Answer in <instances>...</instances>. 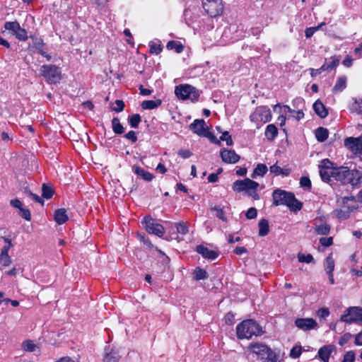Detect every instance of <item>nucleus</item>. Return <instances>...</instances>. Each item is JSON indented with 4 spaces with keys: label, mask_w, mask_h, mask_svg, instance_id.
Masks as SVG:
<instances>
[{
    "label": "nucleus",
    "mask_w": 362,
    "mask_h": 362,
    "mask_svg": "<svg viewBox=\"0 0 362 362\" xmlns=\"http://www.w3.org/2000/svg\"><path fill=\"white\" fill-rule=\"evenodd\" d=\"M272 197L273 204L275 206L286 205L293 211H300L302 208V204L291 192L277 189L273 192Z\"/></svg>",
    "instance_id": "f257e3e1"
},
{
    "label": "nucleus",
    "mask_w": 362,
    "mask_h": 362,
    "mask_svg": "<svg viewBox=\"0 0 362 362\" xmlns=\"http://www.w3.org/2000/svg\"><path fill=\"white\" fill-rule=\"evenodd\" d=\"M333 178L340 181L342 184H350L356 186L362 181L361 173L356 170H349L347 167L340 166L335 168Z\"/></svg>",
    "instance_id": "f03ea898"
},
{
    "label": "nucleus",
    "mask_w": 362,
    "mask_h": 362,
    "mask_svg": "<svg viewBox=\"0 0 362 362\" xmlns=\"http://www.w3.org/2000/svg\"><path fill=\"white\" fill-rule=\"evenodd\" d=\"M262 333V327L253 320H243L236 327L237 337L240 339H248L252 336H259Z\"/></svg>",
    "instance_id": "7ed1b4c3"
},
{
    "label": "nucleus",
    "mask_w": 362,
    "mask_h": 362,
    "mask_svg": "<svg viewBox=\"0 0 362 362\" xmlns=\"http://www.w3.org/2000/svg\"><path fill=\"white\" fill-rule=\"evenodd\" d=\"M175 94L178 99L195 101L199 97V91L194 86L188 84L177 86L175 88Z\"/></svg>",
    "instance_id": "20e7f679"
},
{
    "label": "nucleus",
    "mask_w": 362,
    "mask_h": 362,
    "mask_svg": "<svg viewBox=\"0 0 362 362\" xmlns=\"http://www.w3.org/2000/svg\"><path fill=\"white\" fill-rule=\"evenodd\" d=\"M340 321L347 324L362 325V308L358 306L349 307L341 315Z\"/></svg>",
    "instance_id": "39448f33"
},
{
    "label": "nucleus",
    "mask_w": 362,
    "mask_h": 362,
    "mask_svg": "<svg viewBox=\"0 0 362 362\" xmlns=\"http://www.w3.org/2000/svg\"><path fill=\"white\" fill-rule=\"evenodd\" d=\"M40 72L49 83H57L61 80V71L55 65H43L40 68Z\"/></svg>",
    "instance_id": "423d86ee"
},
{
    "label": "nucleus",
    "mask_w": 362,
    "mask_h": 362,
    "mask_svg": "<svg viewBox=\"0 0 362 362\" xmlns=\"http://www.w3.org/2000/svg\"><path fill=\"white\" fill-rule=\"evenodd\" d=\"M202 6L205 12L212 18L221 16L223 11L222 0H203Z\"/></svg>",
    "instance_id": "0eeeda50"
},
{
    "label": "nucleus",
    "mask_w": 362,
    "mask_h": 362,
    "mask_svg": "<svg viewBox=\"0 0 362 362\" xmlns=\"http://www.w3.org/2000/svg\"><path fill=\"white\" fill-rule=\"evenodd\" d=\"M271 119V110L267 106H259L256 107L255 111L250 116V121L257 124L260 122L267 123L269 122Z\"/></svg>",
    "instance_id": "6e6552de"
},
{
    "label": "nucleus",
    "mask_w": 362,
    "mask_h": 362,
    "mask_svg": "<svg viewBox=\"0 0 362 362\" xmlns=\"http://www.w3.org/2000/svg\"><path fill=\"white\" fill-rule=\"evenodd\" d=\"M4 28L11 32L18 40L26 41L28 40L27 31L21 28L19 23L16 21L6 22Z\"/></svg>",
    "instance_id": "1a4fd4ad"
},
{
    "label": "nucleus",
    "mask_w": 362,
    "mask_h": 362,
    "mask_svg": "<svg viewBox=\"0 0 362 362\" xmlns=\"http://www.w3.org/2000/svg\"><path fill=\"white\" fill-rule=\"evenodd\" d=\"M336 166L328 159H323L319 165V172L322 180L328 182L331 180V177H334V171Z\"/></svg>",
    "instance_id": "9d476101"
},
{
    "label": "nucleus",
    "mask_w": 362,
    "mask_h": 362,
    "mask_svg": "<svg viewBox=\"0 0 362 362\" xmlns=\"http://www.w3.org/2000/svg\"><path fill=\"white\" fill-rule=\"evenodd\" d=\"M259 187V183L250 178L236 180L233 184V189L235 192H240L245 191L250 193V191H256Z\"/></svg>",
    "instance_id": "9b49d317"
},
{
    "label": "nucleus",
    "mask_w": 362,
    "mask_h": 362,
    "mask_svg": "<svg viewBox=\"0 0 362 362\" xmlns=\"http://www.w3.org/2000/svg\"><path fill=\"white\" fill-rule=\"evenodd\" d=\"M143 223L145 225V228L149 234L161 237L165 233L164 227L151 217H145Z\"/></svg>",
    "instance_id": "f8f14e48"
},
{
    "label": "nucleus",
    "mask_w": 362,
    "mask_h": 362,
    "mask_svg": "<svg viewBox=\"0 0 362 362\" xmlns=\"http://www.w3.org/2000/svg\"><path fill=\"white\" fill-rule=\"evenodd\" d=\"M349 201L354 202V198L353 197H344L342 199L343 207L334 211L338 218L342 220L346 219L349 216L350 212L356 209L355 206H349L348 204Z\"/></svg>",
    "instance_id": "ddd939ff"
},
{
    "label": "nucleus",
    "mask_w": 362,
    "mask_h": 362,
    "mask_svg": "<svg viewBox=\"0 0 362 362\" xmlns=\"http://www.w3.org/2000/svg\"><path fill=\"white\" fill-rule=\"evenodd\" d=\"M344 146L354 153H362V136L346 138Z\"/></svg>",
    "instance_id": "4468645a"
},
{
    "label": "nucleus",
    "mask_w": 362,
    "mask_h": 362,
    "mask_svg": "<svg viewBox=\"0 0 362 362\" xmlns=\"http://www.w3.org/2000/svg\"><path fill=\"white\" fill-rule=\"evenodd\" d=\"M295 325L303 331H310L317 329L318 325L313 318H297L295 320Z\"/></svg>",
    "instance_id": "2eb2a0df"
},
{
    "label": "nucleus",
    "mask_w": 362,
    "mask_h": 362,
    "mask_svg": "<svg viewBox=\"0 0 362 362\" xmlns=\"http://www.w3.org/2000/svg\"><path fill=\"white\" fill-rule=\"evenodd\" d=\"M189 129L194 133L201 136H208L209 132L206 127L204 119H195L190 125Z\"/></svg>",
    "instance_id": "dca6fc26"
},
{
    "label": "nucleus",
    "mask_w": 362,
    "mask_h": 362,
    "mask_svg": "<svg viewBox=\"0 0 362 362\" xmlns=\"http://www.w3.org/2000/svg\"><path fill=\"white\" fill-rule=\"evenodd\" d=\"M248 349L251 351V352L261 359L264 358L265 354L268 353L269 351V348L262 343H252L249 346Z\"/></svg>",
    "instance_id": "f3484780"
},
{
    "label": "nucleus",
    "mask_w": 362,
    "mask_h": 362,
    "mask_svg": "<svg viewBox=\"0 0 362 362\" xmlns=\"http://www.w3.org/2000/svg\"><path fill=\"white\" fill-rule=\"evenodd\" d=\"M221 157L226 163H236L240 160V156L232 149H223L221 151Z\"/></svg>",
    "instance_id": "a211bd4d"
},
{
    "label": "nucleus",
    "mask_w": 362,
    "mask_h": 362,
    "mask_svg": "<svg viewBox=\"0 0 362 362\" xmlns=\"http://www.w3.org/2000/svg\"><path fill=\"white\" fill-rule=\"evenodd\" d=\"M336 351V346L333 344L324 345L318 350L317 355L323 362H329V356Z\"/></svg>",
    "instance_id": "6ab92c4d"
},
{
    "label": "nucleus",
    "mask_w": 362,
    "mask_h": 362,
    "mask_svg": "<svg viewBox=\"0 0 362 362\" xmlns=\"http://www.w3.org/2000/svg\"><path fill=\"white\" fill-rule=\"evenodd\" d=\"M196 251L200 254L204 258L214 260L218 256V253L216 251L209 249L204 245H198L196 248Z\"/></svg>",
    "instance_id": "aec40b11"
},
{
    "label": "nucleus",
    "mask_w": 362,
    "mask_h": 362,
    "mask_svg": "<svg viewBox=\"0 0 362 362\" xmlns=\"http://www.w3.org/2000/svg\"><path fill=\"white\" fill-rule=\"evenodd\" d=\"M132 170L136 175H137L139 177H140L145 181L150 182L154 177L152 173H149L148 171H146L140 166L134 165L133 166Z\"/></svg>",
    "instance_id": "412c9836"
},
{
    "label": "nucleus",
    "mask_w": 362,
    "mask_h": 362,
    "mask_svg": "<svg viewBox=\"0 0 362 362\" xmlns=\"http://www.w3.org/2000/svg\"><path fill=\"white\" fill-rule=\"evenodd\" d=\"M351 112L362 115V98H354L349 106Z\"/></svg>",
    "instance_id": "4be33fe9"
},
{
    "label": "nucleus",
    "mask_w": 362,
    "mask_h": 362,
    "mask_svg": "<svg viewBox=\"0 0 362 362\" xmlns=\"http://www.w3.org/2000/svg\"><path fill=\"white\" fill-rule=\"evenodd\" d=\"M313 110L321 118H325L328 115V111L326 109L324 104L320 100H316L313 105Z\"/></svg>",
    "instance_id": "5701e85b"
},
{
    "label": "nucleus",
    "mask_w": 362,
    "mask_h": 362,
    "mask_svg": "<svg viewBox=\"0 0 362 362\" xmlns=\"http://www.w3.org/2000/svg\"><path fill=\"white\" fill-rule=\"evenodd\" d=\"M340 59V56L335 55L332 57L329 62H325V63L322 65V69H325V71H331L335 69L339 64Z\"/></svg>",
    "instance_id": "b1692460"
},
{
    "label": "nucleus",
    "mask_w": 362,
    "mask_h": 362,
    "mask_svg": "<svg viewBox=\"0 0 362 362\" xmlns=\"http://www.w3.org/2000/svg\"><path fill=\"white\" fill-rule=\"evenodd\" d=\"M54 221L59 224L62 225L68 221L66 211L64 209H59L55 211L54 216Z\"/></svg>",
    "instance_id": "393cba45"
},
{
    "label": "nucleus",
    "mask_w": 362,
    "mask_h": 362,
    "mask_svg": "<svg viewBox=\"0 0 362 362\" xmlns=\"http://www.w3.org/2000/svg\"><path fill=\"white\" fill-rule=\"evenodd\" d=\"M277 108L284 109L288 112H294V113H296L295 117H296V119L297 120H300V119H303V117H304V113H303V109L298 110V111H295V110H292L288 105H280L279 103L274 105V110L276 111Z\"/></svg>",
    "instance_id": "a878e982"
},
{
    "label": "nucleus",
    "mask_w": 362,
    "mask_h": 362,
    "mask_svg": "<svg viewBox=\"0 0 362 362\" xmlns=\"http://www.w3.org/2000/svg\"><path fill=\"white\" fill-rule=\"evenodd\" d=\"M119 358L120 356L115 350L111 349L108 351L107 349H105V354L103 359L104 362H119Z\"/></svg>",
    "instance_id": "bb28decb"
},
{
    "label": "nucleus",
    "mask_w": 362,
    "mask_h": 362,
    "mask_svg": "<svg viewBox=\"0 0 362 362\" xmlns=\"http://www.w3.org/2000/svg\"><path fill=\"white\" fill-rule=\"evenodd\" d=\"M346 77L340 76L337 78L335 85L333 87L332 91L334 93L342 92L346 87Z\"/></svg>",
    "instance_id": "cd10ccee"
},
{
    "label": "nucleus",
    "mask_w": 362,
    "mask_h": 362,
    "mask_svg": "<svg viewBox=\"0 0 362 362\" xmlns=\"http://www.w3.org/2000/svg\"><path fill=\"white\" fill-rule=\"evenodd\" d=\"M268 168L265 164L259 163L257 165L256 168L254 169L251 177L253 179L257 178V177H263L267 172Z\"/></svg>",
    "instance_id": "c85d7f7f"
},
{
    "label": "nucleus",
    "mask_w": 362,
    "mask_h": 362,
    "mask_svg": "<svg viewBox=\"0 0 362 362\" xmlns=\"http://www.w3.org/2000/svg\"><path fill=\"white\" fill-rule=\"evenodd\" d=\"M269 170L270 173L275 176L280 175L283 176H288L290 174V170L288 168H281L276 163L272 165Z\"/></svg>",
    "instance_id": "c756f323"
},
{
    "label": "nucleus",
    "mask_w": 362,
    "mask_h": 362,
    "mask_svg": "<svg viewBox=\"0 0 362 362\" xmlns=\"http://www.w3.org/2000/svg\"><path fill=\"white\" fill-rule=\"evenodd\" d=\"M162 102L160 99L144 100L141 103V107L144 110H153L161 105Z\"/></svg>",
    "instance_id": "7c9ffc66"
},
{
    "label": "nucleus",
    "mask_w": 362,
    "mask_h": 362,
    "mask_svg": "<svg viewBox=\"0 0 362 362\" xmlns=\"http://www.w3.org/2000/svg\"><path fill=\"white\" fill-rule=\"evenodd\" d=\"M259 235L265 236L269 233V226L267 219L262 218L259 221Z\"/></svg>",
    "instance_id": "2f4dec72"
},
{
    "label": "nucleus",
    "mask_w": 362,
    "mask_h": 362,
    "mask_svg": "<svg viewBox=\"0 0 362 362\" xmlns=\"http://www.w3.org/2000/svg\"><path fill=\"white\" fill-rule=\"evenodd\" d=\"M329 136V132L327 129L323 127H318L315 130L316 139L320 142L325 141Z\"/></svg>",
    "instance_id": "473e14b6"
},
{
    "label": "nucleus",
    "mask_w": 362,
    "mask_h": 362,
    "mask_svg": "<svg viewBox=\"0 0 362 362\" xmlns=\"http://www.w3.org/2000/svg\"><path fill=\"white\" fill-rule=\"evenodd\" d=\"M324 268L327 274L332 273L334 269V261L332 257V254L330 253L326 258L324 263Z\"/></svg>",
    "instance_id": "72a5a7b5"
},
{
    "label": "nucleus",
    "mask_w": 362,
    "mask_h": 362,
    "mask_svg": "<svg viewBox=\"0 0 362 362\" xmlns=\"http://www.w3.org/2000/svg\"><path fill=\"white\" fill-rule=\"evenodd\" d=\"M208 276L206 271L201 267H197L193 272V277L197 281L206 279Z\"/></svg>",
    "instance_id": "f704fd0d"
},
{
    "label": "nucleus",
    "mask_w": 362,
    "mask_h": 362,
    "mask_svg": "<svg viewBox=\"0 0 362 362\" xmlns=\"http://www.w3.org/2000/svg\"><path fill=\"white\" fill-rule=\"evenodd\" d=\"M265 136L269 140H273L278 134L277 128L274 124H269L265 130Z\"/></svg>",
    "instance_id": "c9c22d12"
},
{
    "label": "nucleus",
    "mask_w": 362,
    "mask_h": 362,
    "mask_svg": "<svg viewBox=\"0 0 362 362\" xmlns=\"http://www.w3.org/2000/svg\"><path fill=\"white\" fill-rule=\"evenodd\" d=\"M112 127L113 132L117 134H122L124 132V127L117 117L112 119Z\"/></svg>",
    "instance_id": "e433bc0d"
},
{
    "label": "nucleus",
    "mask_w": 362,
    "mask_h": 362,
    "mask_svg": "<svg viewBox=\"0 0 362 362\" xmlns=\"http://www.w3.org/2000/svg\"><path fill=\"white\" fill-rule=\"evenodd\" d=\"M329 230L330 227L327 223L316 225L315 227V231L317 235H327L329 233Z\"/></svg>",
    "instance_id": "4c0bfd02"
},
{
    "label": "nucleus",
    "mask_w": 362,
    "mask_h": 362,
    "mask_svg": "<svg viewBox=\"0 0 362 362\" xmlns=\"http://www.w3.org/2000/svg\"><path fill=\"white\" fill-rule=\"evenodd\" d=\"M12 262L8 254H0V269L8 267Z\"/></svg>",
    "instance_id": "58836bf2"
},
{
    "label": "nucleus",
    "mask_w": 362,
    "mask_h": 362,
    "mask_svg": "<svg viewBox=\"0 0 362 362\" xmlns=\"http://www.w3.org/2000/svg\"><path fill=\"white\" fill-rule=\"evenodd\" d=\"M42 197L45 199H50L54 194V190L50 185L44 183L42 186Z\"/></svg>",
    "instance_id": "ea45409f"
},
{
    "label": "nucleus",
    "mask_w": 362,
    "mask_h": 362,
    "mask_svg": "<svg viewBox=\"0 0 362 362\" xmlns=\"http://www.w3.org/2000/svg\"><path fill=\"white\" fill-rule=\"evenodd\" d=\"M22 348L25 351L33 352L36 350L37 346L32 340H25L22 344Z\"/></svg>",
    "instance_id": "a19ab883"
},
{
    "label": "nucleus",
    "mask_w": 362,
    "mask_h": 362,
    "mask_svg": "<svg viewBox=\"0 0 362 362\" xmlns=\"http://www.w3.org/2000/svg\"><path fill=\"white\" fill-rule=\"evenodd\" d=\"M166 47L168 49H175L177 53H180L183 51V46L177 42L169 41L167 43Z\"/></svg>",
    "instance_id": "79ce46f5"
},
{
    "label": "nucleus",
    "mask_w": 362,
    "mask_h": 362,
    "mask_svg": "<svg viewBox=\"0 0 362 362\" xmlns=\"http://www.w3.org/2000/svg\"><path fill=\"white\" fill-rule=\"evenodd\" d=\"M129 123L132 128H136L141 122V116L139 114H134L129 117Z\"/></svg>",
    "instance_id": "37998d69"
},
{
    "label": "nucleus",
    "mask_w": 362,
    "mask_h": 362,
    "mask_svg": "<svg viewBox=\"0 0 362 362\" xmlns=\"http://www.w3.org/2000/svg\"><path fill=\"white\" fill-rule=\"evenodd\" d=\"M2 239L6 245L1 248L0 254H8L9 250L13 246V245L8 237H2Z\"/></svg>",
    "instance_id": "c03bdc74"
},
{
    "label": "nucleus",
    "mask_w": 362,
    "mask_h": 362,
    "mask_svg": "<svg viewBox=\"0 0 362 362\" xmlns=\"http://www.w3.org/2000/svg\"><path fill=\"white\" fill-rule=\"evenodd\" d=\"M149 51L151 54H158L162 51V47L160 44L154 42H150Z\"/></svg>",
    "instance_id": "a18cd8bd"
},
{
    "label": "nucleus",
    "mask_w": 362,
    "mask_h": 362,
    "mask_svg": "<svg viewBox=\"0 0 362 362\" xmlns=\"http://www.w3.org/2000/svg\"><path fill=\"white\" fill-rule=\"evenodd\" d=\"M176 228L178 233L186 235L189 232V228L186 223L180 222L176 223Z\"/></svg>",
    "instance_id": "49530a36"
},
{
    "label": "nucleus",
    "mask_w": 362,
    "mask_h": 362,
    "mask_svg": "<svg viewBox=\"0 0 362 362\" xmlns=\"http://www.w3.org/2000/svg\"><path fill=\"white\" fill-rule=\"evenodd\" d=\"M264 362H278V356L271 349L265 354Z\"/></svg>",
    "instance_id": "de8ad7c7"
},
{
    "label": "nucleus",
    "mask_w": 362,
    "mask_h": 362,
    "mask_svg": "<svg viewBox=\"0 0 362 362\" xmlns=\"http://www.w3.org/2000/svg\"><path fill=\"white\" fill-rule=\"evenodd\" d=\"M302 353V346H294L289 354V356L292 358H298Z\"/></svg>",
    "instance_id": "09e8293b"
},
{
    "label": "nucleus",
    "mask_w": 362,
    "mask_h": 362,
    "mask_svg": "<svg viewBox=\"0 0 362 362\" xmlns=\"http://www.w3.org/2000/svg\"><path fill=\"white\" fill-rule=\"evenodd\" d=\"M355 356L356 354L354 351H349L344 355L341 362H354Z\"/></svg>",
    "instance_id": "8fccbe9b"
},
{
    "label": "nucleus",
    "mask_w": 362,
    "mask_h": 362,
    "mask_svg": "<svg viewBox=\"0 0 362 362\" xmlns=\"http://www.w3.org/2000/svg\"><path fill=\"white\" fill-rule=\"evenodd\" d=\"M220 140L225 141L227 146H232L233 142L231 136L229 135V132L227 131L223 132L222 135L220 137Z\"/></svg>",
    "instance_id": "3c124183"
},
{
    "label": "nucleus",
    "mask_w": 362,
    "mask_h": 362,
    "mask_svg": "<svg viewBox=\"0 0 362 362\" xmlns=\"http://www.w3.org/2000/svg\"><path fill=\"white\" fill-rule=\"evenodd\" d=\"M212 210L215 211L216 212V216L219 219L222 220L223 221H226L227 218L224 215V212L223 211V209L221 208L219 206H214Z\"/></svg>",
    "instance_id": "603ef678"
},
{
    "label": "nucleus",
    "mask_w": 362,
    "mask_h": 362,
    "mask_svg": "<svg viewBox=\"0 0 362 362\" xmlns=\"http://www.w3.org/2000/svg\"><path fill=\"white\" fill-rule=\"evenodd\" d=\"M300 185L302 187L308 189L311 188V181L308 177H301L300 179Z\"/></svg>",
    "instance_id": "864d4df0"
},
{
    "label": "nucleus",
    "mask_w": 362,
    "mask_h": 362,
    "mask_svg": "<svg viewBox=\"0 0 362 362\" xmlns=\"http://www.w3.org/2000/svg\"><path fill=\"white\" fill-rule=\"evenodd\" d=\"M298 258L299 262H306V263H310L313 259V256L310 254L303 255V254L299 253L298 255Z\"/></svg>",
    "instance_id": "5fc2aeb1"
},
{
    "label": "nucleus",
    "mask_w": 362,
    "mask_h": 362,
    "mask_svg": "<svg viewBox=\"0 0 362 362\" xmlns=\"http://www.w3.org/2000/svg\"><path fill=\"white\" fill-rule=\"evenodd\" d=\"M352 335L349 332H346L344 334L339 340V344L341 346H344L351 338Z\"/></svg>",
    "instance_id": "6e6d98bb"
},
{
    "label": "nucleus",
    "mask_w": 362,
    "mask_h": 362,
    "mask_svg": "<svg viewBox=\"0 0 362 362\" xmlns=\"http://www.w3.org/2000/svg\"><path fill=\"white\" fill-rule=\"evenodd\" d=\"M329 313V310L327 308H321L317 311V315L322 319L327 317Z\"/></svg>",
    "instance_id": "4d7b16f0"
},
{
    "label": "nucleus",
    "mask_w": 362,
    "mask_h": 362,
    "mask_svg": "<svg viewBox=\"0 0 362 362\" xmlns=\"http://www.w3.org/2000/svg\"><path fill=\"white\" fill-rule=\"evenodd\" d=\"M320 243L322 246L329 247L332 245L333 239L332 237H328V238L323 237V238H320Z\"/></svg>",
    "instance_id": "13d9d810"
},
{
    "label": "nucleus",
    "mask_w": 362,
    "mask_h": 362,
    "mask_svg": "<svg viewBox=\"0 0 362 362\" xmlns=\"http://www.w3.org/2000/svg\"><path fill=\"white\" fill-rule=\"evenodd\" d=\"M245 215L247 219L255 218L257 215V211L255 208L251 207L247 211Z\"/></svg>",
    "instance_id": "bf43d9fd"
},
{
    "label": "nucleus",
    "mask_w": 362,
    "mask_h": 362,
    "mask_svg": "<svg viewBox=\"0 0 362 362\" xmlns=\"http://www.w3.org/2000/svg\"><path fill=\"white\" fill-rule=\"evenodd\" d=\"M124 103L121 100H117L115 101V106L113 107V110L119 112L124 110Z\"/></svg>",
    "instance_id": "052dcab7"
},
{
    "label": "nucleus",
    "mask_w": 362,
    "mask_h": 362,
    "mask_svg": "<svg viewBox=\"0 0 362 362\" xmlns=\"http://www.w3.org/2000/svg\"><path fill=\"white\" fill-rule=\"evenodd\" d=\"M20 216L23 218L24 219L27 220V221H30V212L28 209H20V213H19Z\"/></svg>",
    "instance_id": "680f3d73"
},
{
    "label": "nucleus",
    "mask_w": 362,
    "mask_h": 362,
    "mask_svg": "<svg viewBox=\"0 0 362 362\" xmlns=\"http://www.w3.org/2000/svg\"><path fill=\"white\" fill-rule=\"evenodd\" d=\"M317 29H318V27H310V28H306L305 30V37L307 38L310 37L311 36L313 35L315 32L316 30H317Z\"/></svg>",
    "instance_id": "e2e57ef3"
},
{
    "label": "nucleus",
    "mask_w": 362,
    "mask_h": 362,
    "mask_svg": "<svg viewBox=\"0 0 362 362\" xmlns=\"http://www.w3.org/2000/svg\"><path fill=\"white\" fill-rule=\"evenodd\" d=\"M124 137L131 140L132 142H136L137 141V136L134 131H129L124 135Z\"/></svg>",
    "instance_id": "0e129e2a"
},
{
    "label": "nucleus",
    "mask_w": 362,
    "mask_h": 362,
    "mask_svg": "<svg viewBox=\"0 0 362 362\" xmlns=\"http://www.w3.org/2000/svg\"><path fill=\"white\" fill-rule=\"evenodd\" d=\"M178 154L183 158H188L192 156V153L189 150L180 149L178 151Z\"/></svg>",
    "instance_id": "69168bd1"
},
{
    "label": "nucleus",
    "mask_w": 362,
    "mask_h": 362,
    "mask_svg": "<svg viewBox=\"0 0 362 362\" xmlns=\"http://www.w3.org/2000/svg\"><path fill=\"white\" fill-rule=\"evenodd\" d=\"M304 104H305V102L302 98H296L293 100V105L294 107H303Z\"/></svg>",
    "instance_id": "338daca9"
},
{
    "label": "nucleus",
    "mask_w": 362,
    "mask_h": 362,
    "mask_svg": "<svg viewBox=\"0 0 362 362\" xmlns=\"http://www.w3.org/2000/svg\"><path fill=\"white\" fill-rule=\"evenodd\" d=\"M354 344L356 346H362V331L355 336Z\"/></svg>",
    "instance_id": "774afa93"
}]
</instances>
